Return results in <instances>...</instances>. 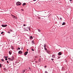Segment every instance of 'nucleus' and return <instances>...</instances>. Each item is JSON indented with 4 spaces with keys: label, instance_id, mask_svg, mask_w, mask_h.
<instances>
[{
    "label": "nucleus",
    "instance_id": "1",
    "mask_svg": "<svg viewBox=\"0 0 73 73\" xmlns=\"http://www.w3.org/2000/svg\"><path fill=\"white\" fill-rule=\"evenodd\" d=\"M8 59H9V60H10V61H13L14 59V57L12 56L10 58H8Z\"/></svg>",
    "mask_w": 73,
    "mask_h": 73
},
{
    "label": "nucleus",
    "instance_id": "2",
    "mask_svg": "<svg viewBox=\"0 0 73 73\" xmlns=\"http://www.w3.org/2000/svg\"><path fill=\"white\" fill-rule=\"evenodd\" d=\"M21 3H20V2H18L17 3V5H21Z\"/></svg>",
    "mask_w": 73,
    "mask_h": 73
},
{
    "label": "nucleus",
    "instance_id": "3",
    "mask_svg": "<svg viewBox=\"0 0 73 73\" xmlns=\"http://www.w3.org/2000/svg\"><path fill=\"white\" fill-rule=\"evenodd\" d=\"M26 31H28V30L30 31V28L29 27H27L26 29Z\"/></svg>",
    "mask_w": 73,
    "mask_h": 73
},
{
    "label": "nucleus",
    "instance_id": "4",
    "mask_svg": "<svg viewBox=\"0 0 73 73\" xmlns=\"http://www.w3.org/2000/svg\"><path fill=\"white\" fill-rule=\"evenodd\" d=\"M2 27H7V25H2Z\"/></svg>",
    "mask_w": 73,
    "mask_h": 73
},
{
    "label": "nucleus",
    "instance_id": "5",
    "mask_svg": "<svg viewBox=\"0 0 73 73\" xmlns=\"http://www.w3.org/2000/svg\"><path fill=\"white\" fill-rule=\"evenodd\" d=\"M46 52L49 54H50V51L49 50L46 51Z\"/></svg>",
    "mask_w": 73,
    "mask_h": 73
},
{
    "label": "nucleus",
    "instance_id": "6",
    "mask_svg": "<svg viewBox=\"0 0 73 73\" xmlns=\"http://www.w3.org/2000/svg\"><path fill=\"white\" fill-rule=\"evenodd\" d=\"M18 53H19V54H22L23 52H22V51L20 50L19 51Z\"/></svg>",
    "mask_w": 73,
    "mask_h": 73
},
{
    "label": "nucleus",
    "instance_id": "7",
    "mask_svg": "<svg viewBox=\"0 0 73 73\" xmlns=\"http://www.w3.org/2000/svg\"><path fill=\"white\" fill-rule=\"evenodd\" d=\"M28 51H26V52H25L24 54L25 56L27 55V54H28Z\"/></svg>",
    "mask_w": 73,
    "mask_h": 73
},
{
    "label": "nucleus",
    "instance_id": "8",
    "mask_svg": "<svg viewBox=\"0 0 73 73\" xmlns=\"http://www.w3.org/2000/svg\"><path fill=\"white\" fill-rule=\"evenodd\" d=\"M62 54V53L61 52H59L58 53V55L59 56H60Z\"/></svg>",
    "mask_w": 73,
    "mask_h": 73
},
{
    "label": "nucleus",
    "instance_id": "9",
    "mask_svg": "<svg viewBox=\"0 0 73 73\" xmlns=\"http://www.w3.org/2000/svg\"><path fill=\"white\" fill-rule=\"evenodd\" d=\"M32 43L33 44H35V42H34L33 40L32 41Z\"/></svg>",
    "mask_w": 73,
    "mask_h": 73
},
{
    "label": "nucleus",
    "instance_id": "10",
    "mask_svg": "<svg viewBox=\"0 0 73 73\" xmlns=\"http://www.w3.org/2000/svg\"><path fill=\"white\" fill-rule=\"evenodd\" d=\"M52 58H55V55H52Z\"/></svg>",
    "mask_w": 73,
    "mask_h": 73
},
{
    "label": "nucleus",
    "instance_id": "11",
    "mask_svg": "<svg viewBox=\"0 0 73 73\" xmlns=\"http://www.w3.org/2000/svg\"><path fill=\"white\" fill-rule=\"evenodd\" d=\"M9 54L10 55H11L12 54V52L11 51H9Z\"/></svg>",
    "mask_w": 73,
    "mask_h": 73
},
{
    "label": "nucleus",
    "instance_id": "12",
    "mask_svg": "<svg viewBox=\"0 0 73 73\" xmlns=\"http://www.w3.org/2000/svg\"><path fill=\"white\" fill-rule=\"evenodd\" d=\"M26 5V3H24L22 5L23 6H24V5Z\"/></svg>",
    "mask_w": 73,
    "mask_h": 73
},
{
    "label": "nucleus",
    "instance_id": "13",
    "mask_svg": "<svg viewBox=\"0 0 73 73\" xmlns=\"http://www.w3.org/2000/svg\"><path fill=\"white\" fill-rule=\"evenodd\" d=\"M46 44H44V48H46Z\"/></svg>",
    "mask_w": 73,
    "mask_h": 73
},
{
    "label": "nucleus",
    "instance_id": "14",
    "mask_svg": "<svg viewBox=\"0 0 73 73\" xmlns=\"http://www.w3.org/2000/svg\"><path fill=\"white\" fill-rule=\"evenodd\" d=\"M44 50H46L47 51L48 50V49H47V48H46V47L44 48Z\"/></svg>",
    "mask_w": 73,
    "mask_h": 73
},
{
    "label": "nucleus",
    "instance_id": "15",
    "mask_svg": "<svg viewBox=\"0 0 73 73\" xmlns=\"http://www.w3.org/2000/svg\"><path fill=\"white\" fill-rule=\"evenodd\" d=\"M13 18H14V19H16L17 18V17H15V16H13Z\"/></svg>",
    "mask_w": 73,
    "mask_h": 73
},
{
    "label": "nucleus",
    "instance_id": "16",
    "mask_svg": "<svg viewBox=\"0 0 73 73\" xmlns=\"http://www.w3.org/2000/svg\"><path fill=\"white\" fill-rule=\"evenodd\" d=\"M65 24V22H63L62 24V25H64Z\"/></svg>",
    "mask_w": 73,
    "mask_h": 73
},
{
    "label": "nucleus",
    "instance_id": "17",
    "mask_svg": "<svg viewBox=\"0 0 73 73\" xmlns=\"http://www.w3.org/2000/svg\"><path fill=\"white\" fill-rule=\"evenodd\" d=\"M38 31L39 32H41V30H40L39 29H38Z\"/></svg>",
    "mask_w": 73,
    "mask_h": 73
},
{
    "label": "nucleus",
    "instance_id": "18",
    "mask_svg": "<svg viewBox=\"0 0 73 73\" xmlns=\"http://www.w3.org/2000/svg\"><path fill=\"white\" fill-rule=\"evenodd\" d=\"M30 38L31 39H32V38H33V37H32V36H31Z\"/></svg>",
    "mask_w": 73,
    "mask_h": 73
},
{
    "label": "nucleus",
    "instance_id": "19",
    "mask_svg": "<svg viewBox=\"0 0 73 73\" xmlns=\"http://www.w3.org/2000/svg\"><path fill=\"white\" fill-rule=\"evenodd\" d=\"M11 48L12 49H14V48H13V46H12L11 47Z\"/></svg>",
    "mask_w": 73,
    "mask_h": 73
},
{
    "label": "nucleus",
    "instance_id": "20",
    "mask_svg": "<svg viewBox=\"0 0 73 73\" xmlns=\"http://www.w3.org/2000/svg\"><path fill=\"white\" fill-rule=\"evenodd\" d=\"M1 60L2 61H4V60L3 59H2Z\"/></svg>",
    "mask_w": 73,
    "mask_h": 73
},
{
    "label": "nucleus",
    "instance_id": "21",
    "mask_svg": "<svg viewBox=\"0 0 73 73\" xmlns=\"http://www.w3.org/2000/svg\"><path fill=\"white\" fill-rule=\"evenodd\" d=\"M25 70H23V73H25Z\"/></svg>",
    "mask_w": 73,
    "mask_h": 73
},
{
    "label": "nucleus",
    "instance_id": "22",
    "mask_svg": "<svg viewBox=\"0 0 73 73\" xmlns=\"http://www.w3.org/2000/svg\"><path fill=\"white\" fill-rule=\"evenodd\" d=\"M3 33H4V32H2L1 33V34H3Z\"/></svg>",
    "mask_w": 73,
    "mask_h": 73
},
{
    "label": "nucleus",
    "instance_id": "23",
    "mask_svg": "<svg viewBox=\"0 0 73 73\" xmlns=\"http://www.w3.org/2000/svg\"><path fill=\"white\" fill-rule=\"evenodd\" d=\"M1 64H0V68H1Z\"/></svg>",
    "mask_w": 73,
    "mask_h": 73
},
{
    "label": "nucleus",
    "instance_id": "24",
    "mask_svg": "<svg viewBox=\"0 0 73 73\" xmlns=\"http://www.w3.org/2000/svg\"><path fill=\"white\" fill-rule=\"evenodd\" d=\"M21 11H24V10L23 9H21Z\"/></svg>",
    "mask_w": 73,
    "mask_h": 73
},
{
    "label": "nucleus",
    "instance_id": "25",
    "mask_svg": "<svg viewBox=\"0 0 73 73\" xmlns=\"http://www.w3.org/2000/svg\"><path fill=\"white\" fill-rule=\"evenodd\" d=\"M60 19L61 20H62V18L61 17H60Z\"/></svg>",
    "mask_w": 73,
    "mask_h": 73
},
{
    "label": "nucleus",
    "instance_id": "26",
    "mask_svg": "<svg viewBox=\"0 0 73 73\" xmlns=\"http://www.w3.org/2000/svg\"><path fill=\"white\" fill-rule=\"evenodd\" d=\"M31 50H32V51H34V49H32Z\"/></svg>",
    "mask_w": 73,
    "mask_h": 73
},
{
    "label": "nucleus",
    "instance_id": "27",
    "mask_svg": "<svg viewBox=\"0 0 73 73\" xmlns=\"http://www.w3.org/2000/svg\"><path fill=\"white\" fill-rule=\"evenodd\" d=\"M4 57H5V58H8V56H6V57H5V56H4Z\"/></svg>",
    "mask_w": 73,
    "mask_h": 73
},
{
    "label": "nucleus",
    "instance_id": "28",
    "mask_svg": "<svg viewBox=\"0 0 73 73\" xmlns=\"http://www.w3.org/2000/svg\"><path fill=\"white\" fill-rule=\"evenodd\" d=\"M5 60H8V59H7V58H6L5 59Z\"/></svg>",
    "mask_w": 73,
    "mask_h": 73
},
{
    "label": "nucleus",
    "instance_id": "29",
    "mask_svg": "<svg viewBox=\"0 0 73 73\" xmlns=\"http://www.w3.org/2000/svg\"><path fill=\"white\" fill-rule=\"evenodd\" d=\"M25 25H23V26H24V27H25Z\"/></svg>",
    "mask_w": 73,
    "mask_h": 73
},
{
    "label": "nucleus",
    "instance_id": "30",
    "mask_svg": "<svg viewBox=\"0 0 73 73\" xmlns=\"http://www.w3.org/2000/svg\"><path fill=\"white\" fill-rule=\"evenodd\" d=\"M10 31H11V32H12V30L11 29H10Z\"/></svg>",
    "mask_w": 73,
    "mask_h": 73
},
{
    "label": "nucleus",
    "instance_id": "31",
    "mask_svg": "<svg viewBox=\"0 0 73 73\" xmlns=\"http://www.w3.org/2000/svg\"><path fill=\"white\" fill-rule=\"evenodd\" d=\"M45 73H48V72H47V71H45Z\"/></svg>",
    "mask_w": 73,
    "mask_h": 73
},
{
    "label": "nucleus",
    "instance_id": "32",
    "mask_svg": "<svg viewBox=\"0 0 73 73\" xmlns=\"http://www.w3.org/2000/svg\"><path fill=\"white\" fill-rule=\"evenodd\" d=\"M7 33H10V32H9V31L7 32Z\"/></svg>",
    "mask_w": 73,
    "mask_h": 73
},
{
    "label": "nucleus",
    "instance_id": "33",
    "mask_svg": "<svg viewBox=\"0 0 73 73\" xmlns=\"http://www.w3.org/2000/svg\"><path fill=\"white\" fill-rule=\"evenodd\" d=\"M51 60H52V61H53V60H54V59H51Z\"/></svg>",
    "mask_w": 73,
    "mask_h": 73
},
{
    "label": "nucleus",
    "instance_id": "34",
    "mask_svg": "<svg viewBox=\"0 0 73 73\" xmlns=\"http://www.w3.org/2000/svg\"><path fill=\"white\" fill-rule=\"evenodd\" d=\"M18 49H19H19H20V48H18Z\"/></svg>",
    "mask_w": 73,
    "mask_h": 73
},
{
    "label": "nucleus",
    "instance_id": "35",
    "mask_svg": "<svg viewBox=\"0 0 73 73\" xmlns=\"http://www.w3.org/2000/svg\"><path fill=\"white\" fill-rule=\"evenodd\" d=\"M70 1H72V0H70Z\"/></svg>",
    "mask_w": 73,
    "mask_h": 73
},
{
    "label": "nucleus",
    "instance_id": "36",
    "mask_svg": "<svg viewBox=\"0 0 73 73\" xmlns=\"http://www.w3.org/2000/svg\"><path fill=\"white\" fill-rule=\"evenodd\" d=\"M7 63H9V62H8V61H7Z\"/></svg>",
    "mask_w": 73,
    "mask_h": 73
},
{
    "label": "nucleus",
    "instance_id": "37",
    "mask_svg": "<svg viewBox=\"0 0 73 73\" xmlns=\"http://www.w3.org/2000/svg\"><path fill=\"white\" fill-rule=\"evenodd\" d=\"M44 68H46V66H44Z\"/></svg>",
    "mask_w": 73,
    "mask_h": 73
},
{
    "label": "nucleus",
    "instance_id": "38",
    "mask_svg": "<svg viewBox=\"0 0 73 73\" xmlns=\"http://www.w3.org/2000/svg\"><path fill=\"white\" fill-rule=\"evenodd\" d=\"M34 1H36V0H33Z\"/></svg>",
    "mask_w": 73,
    "mask_h": 73
},
{
    "label": "nucleus",
    "instance_id": "39",
    "mask_svg": "<svg viewBox=\"0 0 73 73\" xmlns=\"http://www.w3.org/2000/svg\"><path fill=\"white\" fill-rule=\"evenodd\" d=\"M38 19H40V17H38Z\"/></svg>",
    "mask_w": 73,
    "mask_h": 73
},
{
    "label": "nucleus",
    "instance_id": "40",
    "mask_svg": "<svg viewBox=\"0 0 73 73\" xmlns=\"http://www.w3.org/2000/svg\"><path fill=\"white\" fill-rule=\"evenodd\" d=\"M27 51H28V49H27Z\"/></svg>",
    "mask_w": 73,
    "mask_h": 73
},
{
    "label": "nucleus",
    "instance_id": "41",
    "mask_svg": "<svg viewBox=\"0 0 73 73\" xmlns=\"http://www.w3.org/2000/svg\"><path fill=\"white\" fill-rule=\"evenodd\" d=\"M29 69H30V67H29Z\"/></svg>",
    "mask_w": 73,
    "mask_h": 73
},
{
    "label": "nucleus",
    "instance_id": "42",
    "mask_svg": "<svg viewBox=\"0 0 73 73\" xmlns=\"http://www.w3.org/2000/svg\"><path fill=\"white\" fill-rule=\"evenodd\" d=\"M21 49H22H22H23V47H22V48H21Z\"/></svg>",
    "mask_w": 73,
    "mask_h": 73
},
{
    "label": "nucleus",
    "instance_id": "43",
    "mask_svg": "<svg viewBox=\"0 0 73 73\" xmlns=\"http://www.w3.org/2000/svg\"><path fill=\"white\" fill-rule=\"evenodd\" d=\"M38 12H41L40 11H39Z\"/></svg>",
    "mask_w": 73,
    "mask_h": 73
}]
</instances>
